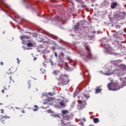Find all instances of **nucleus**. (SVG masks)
Listing matches in <instances>:
<instances>
[{
	"mask_svg": "<svg viewBox=\"0 0 126 126\" xmlns=\"http://www.w3.org/2000/svg\"><path fill=\"white\" fill-rule=\"evenodd\" d=\"M1 92H2V93H4V90H1Z\"/></svg>",
	"mask_w": 126,
	"mask_h": 126,
	"instance_id": "33",
	"label": "nucleus"
},
{
	"mask_svg": "<svg viewBox=\"0 0 126 126\" xmlns=\"http://www.w3.org/2000/svg\"><path fill=\"white\" fill-rule=\"evenodd\" d=\"M102 91V89H101V87H97L96 89H95V93L96 94H98V93H100L101 91Z\"/></svg>",
	"mask_w": 126,
	"mask_h": 126,
	"instance_id": "11",
	"label": "nucleus"
},
{
	"mask_svg": "<svg viewBox=\"0 0 126 126\" xmlns=\"http://www.w3.org/2000/svg\"><path fill=\"white\" fill-rule=\"evenodd\" d=\"M50 63H51V65H52V66H54V65H55V63H54V62H53V61H51Z\"/></svg>",
	"mask_w": 126,
	"mask_h": 126,
	"instance_id": "27",
	"label": "nucleus"
},
{
	"mask_svg": "<svg viewBox=\"0 0 126 126\" xmlns=\"http://www.w3.org/2000/svg\"><path fill=\"white\" fill-rule=\"evenodd\" d=\"M49 95H51V93H49Z\"/></svg>",
	"mask_w": 126,
	"mask_h": 126,
	"instance_id": "38",
	"label": "nucleus"
},
{
	"mask_svg": "<svg viewBox=\"0 0 126 126\" xmlns=\"http://www.w3.org/2000/svg\"><path fill=\"white\" fill-rule=\"evenodd\" d=\"M79 103H80L81 105H83V103H84L85 105H86V102L85 101L80 100V102Z\"/></svg>",
	"mask_w": 126,
	"mask_h": 126,
	"instance_id": "23",
	"label": "nucleus"
},
{
	"mask_svg": "<svg viewBox=\"0 0 126 126\" xmlns=\"http://www.w3.org/2000/svg\"><path fill=\"white\" fill-rule=\"evenodd\" d=\"M80 26V25L79 24V23H78L76 25H75L74 27V29H75V31H78Z\"/></svg>",
	"mask_w": 126,
	"mask_h": 126,
	"instance_id": "12",
	"label": "nucleus"
},
{
	"mask_svg": "<svg viewBox=\"0 0 126 126\" xmlns=\"http://www.w3.org/2000/svg\"><path fill=\"white\" fill-rule=\"evenodd\" d=\"M1 65H2L3 64V63L2 62H0Z\"/></svg>",
	"mask_w": 126,
	"mask_h": 126,
	"instance_id": "34",
	"label": "nucleus"
},
{
	"mask_svg": "<svg viewBox=\"0 0 126 126\" xmlns=\"http://www.w3.org/2000/svg\"><path fill=\"white\" fill-rule=\"evenodd\" d=\"M83 96H84V97H85V98L86 99H88V98H89V97H90L89 96V94H88V93H84L83 94Z\"/></svg>",
	"mask_w": 126,
	"mask_h": 126,
	"instance_id": "15",
	"label": "nucleus"
},
{
	"mask_svg": "<svg viewBox=\"0 0 126 126\" xmlns=\"http://www.w3.org/2000/svg\"><path fill=\"white\" fill-rule=\"evenodd\" d=\"M53 74L55 76V77L58 81V84L59 85H66L68 84L70 81L69 76L67 74H63L61 73V71L57 70H55L53 71Z\"/></svg>",
	"mask_w": 126,
	"mask_h": 126,
	"instance_id": "1",
	"label": "nucleus"
},
{
	"mask_svg": "<svg viewBox=\"0 0 126 126\" xmlns=\"http://www.w3.org/2000/svg\"><path fill=\"white\" fill-rule=\"evenodd\" d=\"M74 64V66H75L76 65V63L75 62L73 64Z\"/></svg>",
	"mask_w": 126,
	"mask_h": 126,
	"instance_id": "32",
	"label": "nucleus"
},
{
	"mask_svg": "<svg viewBox=\"0 0 126 126\" xmlns=\"http://www.w3.org/2000/svg\"><path fill=\"white\" fill-rule=\"evenodd\" d=\"M48 113H49V114H53V111H52V110L51 109H49L48 111H47Z\"/></svg>",
	"mask_w": 126,
	"mask_h": 126,
	"instance_id": "25",
	"label": "nucleus"
},
{
	"mask_svg": "<svg viewBox=\"0 0 126 126\" xmlns=\"http://www.w3.org/2000/svg\"><path fill=\"white\" fill-rule=\"evenodd\" d=\"M117 5H118V3L117 2L112 3L111 5V8H112V9H114V8L117 7Z\"/></svg>",
	"mask_w": 126,
	"mask_h": 126,
	"instance_id": "13",
	"label": "nucleus"
},
{
	"mask_svg": "<svg viewBox=\"0 0 126 126\" xmlns=\"http://www.w3.org/2000/svg\"><path fill=\"white\" fill-rule=\"evenodd\" d=\"M55 57H56V58L58 57V54H57V52H55Z\"/></svg>",
	"mask_w": 126,
	"mask_h": 126,
	"instance_id": "29",
	"label": "nucleus"
},
{
	"mask_svg": "<svg viewBox=\"0 0 126 126\" xmlns=\"http://www.w3.org/2000/svg\"><path fill=\"white\" fill-rule=\"evenodd\" d=\"M9 72H8L6 74V76H8L9 74H11L12 73H14L15 72V68L14 67H12L9 69Z\"/></svg>",
	"mask_w": 126,
	"mask_h": 126,
	"instance_id": "9",
	"label": "nucleus"
},
{
	"mask_svg": "<svg viewBox=\"0 0 126 126\" xmlns=\"http://www.w3.org/2000/svg\"><path fill=\"white\" fill-rule=\"evenodd\" d=\"M22 113H25V111L24 110H22Z\"/></svg>",
	"mask_w": 126,
	"mask_h": 126,
	"instance_id": "31",
	"label": "nucleus"
},
{
	"mask_svg": "<svg viewBox=\"0 0 126 126\" xmlns=\"http://www.w3.org/2000/svg\"><path fill=\"white\" fill-rule=\"evenodd\" d=\"M55 1H57V0H53V1H52L53 2H54Z\"/></svg>",
	"mask_w": 126,
	"mask_h": 126,
	"instance_id": "36",
	"label": "nucleus"
},
{
	"mask_svg": "<svg viewBox=\"0 0 126 126\" xmlns=\"http://www.w3.org/2000/svg\"><path fill=\"white\" fill-rule=\"evenodd\" d=\"M78 98H80V97L78 96Z\"/></svg>",
	"mask_w": 126,
	"mask_h": 126,
	"instance_id": "43",
	"label": "nucleus"
},
{
	"mask_svg": "<svg viewBox=\"0 0 126 126\" xmlns=\"http://www.w3.org/2000/svg\"><path fill=\"white\" fill-rule=\"evenodd\" d=\"M27 46L28 47H33V44L32 43L29 42L27 44Z\"/></svg>",
	"mask_w": 126,
	"mask_h": 126,
	"instance_id": "22",
	"label": "nucleus"
},
{
	"mask_svg": "<svg viewBox=\"0 0 126 126\" xmlns=\"http://www.w3.org/2000/svg\"><path fill=\"white\" fill-rule=\"evenodd\" d=\"M54 20H56L57 21H61L62 22L63 24H64V22H65V20H64L63 18L58 16L55 18Z\"/></svg>",
	"mask_w": 126,
	"mask_h": 126,
	"instance_id": "8",
	"label": "nucleus"
},
{
	"mask_svg": "<svg viewBox=\"0 0 126 126\" xmlns=\"http://www.w3.org/2000/svg\"><path fill=\"white\" fill-rule=\"evenodd\" d=\"M59 104L61 107H65V103H64L63 100H62L61 101L59 102Z\"/></svg>",
	"mask_w": 126,
	"mask_h": 126,
	"instance_id": "14",
	"label": "nucleus"
},
{
	"mask_svg": "<svg viewBox=\"0 0 126 126\" xmlns=\"http://www.w3.org/2000/svg\"><path fill=\"white\" fill-rule=\"evenodd\" d=\"M62 113L63 115H65V114H68V113H69V112L67 110H63L62 111Z\"/></svg>",
	"mask_w": 126,
	"mask_h": 126,
	"instance_id": "18",
	"label": "nucleus"
},
{
	"mask_svg": "<svg viewBox=\"0 0 126 126\" xmlns=\"http://www.w3.org/2000/svg\"><path fill=\"white\" fill-rule=\"evenodd\" d=\"M93 121L94 124H98L99 123V119L98 118H94Z\"/></svg>",
	"mask_w": 126,
	"mask_h": 126,
	"instance_id": "17",
	"label": "nucleus"
},
{
	"mask_svg": "<svg viewBox=\"0 0 126 126\" xmlns=\"http://www.w3.org/2000/svg\"><path fill=\"white\" fill-rule=\"evenodd\" d=\"M126 66L123 64L119 65L118 68L115 70V72L118 77H121V76L125 75V74H126Z\"/></svg>",
	"mask_w": 126,
	"mask_h": 126,
	"instance_id": "3",
	"label": "nucleus"
},
{
	"mask_svg": "<svg viewBox=\"0 0 126 126\" xmlns=\"http://www.w3.org/2000/svg\"><path fill=\"white\" fill-rule=\"evenodd\" d=\"M86 49L87 51H88V55H84L83 57V59L84 61H85V62H87L88 61H89V60H90V59H93V56L91 54V52L90 51V48L89 47V46H86Z\"/></svg>",
	"mask_w": 126,
	"mask_h": 126,
	"instance_id": "4",
	"label": "nucleus"
},
{
	"mask_svg": "<svg viewBox=\"0 0 126 126\" xmlns=\"http://www.w3.org/2000/svg\"><path fill=\"white\" fill-rule=\"evenodd\" d=\"M114 44L115 45V47L117 48L118 49H120L123 48V46L122 45V44H120V42H119L118 41H115Z\"/></svg>",
	"mask_w": 126,
	"mask_h": 126,
	"instance_id": "7",
	"label": "nucleus"
},
{
	"mask_svg": "<svg viewBox=\"0 0 126 126\" xmlns=\"http://www.w3.org/2000/svg\"><path fill=\"white\" fill-rule=\"evenodd\" d=\"M120 80H122V79H123V78H120Z\"/></svg>",
	"mask_w": 126,
	"mask_h": 126,
	"instance_id": "40",
	"label": "nucleus"
},
{
	"mask_svg": "<svg viewBox=\"0 0 126 126\" xmlns=\"http://www.w3.org/2000/svg\"><path fill=\"white\" fill-rule=\"evenodd\" d=\"M17 62H18V63H19V62H20V61H19V59L17 58Z\"/></svg>",
	"mask_w": 126,
	"mask_h": 126,
	"instance_id": "30",
	"label": "nucleus"
},
{
	"mask_svg": "<svg viewBox=\"0 0 126 126\" xmlns=\"http://www.w3.org/2000/svg\"><path fill=\"white\" fill-rule=\"evenodd\" d=\"M65 69L70 71V70H72L73 69H72V68L69 67V66H68V65L66 64L65 67Z\"/></svg>",
	"mask_w": 126,
	"mask_h": 126,
	"instance_id": "16",
	"label": "nucleus"
},
{
	"mask_svg": "<svg viewBox=\"0 0 126 126\" xmlns=\"http://www.w3.org/2000/svg\"><path fill=\"white\" fill-rule=\"evenodd\" d=\"M45 104H47V102H44V105H45Z\"/></svg>",
	"mask_w": 126,
	"mask_h": 126,
	"instance_id": "37",
	"label": "nucleus"
},
{
	"mask_svg": "<svg viewBox=\"0 0 126 126\" xmlns=\"http://www.w3.org/2000/svg\"><path fill=\"white\" fill-rule=\"evenodd\" d=\"M59 49H62V47H59Z\"/></svg>",
	"mask_w": 126,
	"mask_h": 126,
	"instance_id": "39",
	"label": "nucleus"
},
{
	"mask_svg": "<svg viewBox=\"0 0 126 126\" xmlns=\"http://www.w3.org/2000/svg\"><path fill=\"white\" fill-rule=\"evenodd\" d=\"M47 108H48V107H45V109H47Z\"/></svg>",
	"mask_w": 126,
	"mask_h": 126,
	"instance_id": "41",
	"label": "nucleus"
},
{
	"mask_svg": "<svg viewBox=\"0 0 126 126\" xmlns=\"http://www.w3.org/2000/svg\"><path fill=\"white\" fill-rule=\"evenodd\" d=\"M126 86V77L124 79V80L122 81V86L121 87L119 85V83H110L108 84L107 87L109 90H114V91L116 90H119L121 89V88H123V87Z\"/></svg>",
	"mask_w": 126,
	"mask_h": 126,
	"instance_id": "2",
	"label": "nucleus"
},
{
	"mask_svg": "<svg viewBox=\"0 0 126 126\" xmlns=\"http://www.w3.org/2000/svg\"><path fill=\"white\" fill-rule=\"evenodd\" d=\"M3 0H0V1L1 2H3Z\"/></svg>",
	"mask_w": 126,
	"mask_h": 126,
	"instance_id": "35",
	"label": "nucleus"
},
{
	"mask_svg": "<svg viewBox=\"0 0 126 126\" xmlns=\"http://www.w3.org/2000/svg\"><path fill=\"white\" fill-rule=\"evenodd\" d=\"M45 72L46 70L44 69V68L40 69V73H41V74H44V73H45Z\"/></svg>",
	"mask_w": 126,
	"mask_h": 126,
	"instance_id": "19",
	"label": "nucleus"
},
{
	"mask_svg": "<svg viewBox=\"0 0 126 126\" xmlns=\"http://www.w3.org/2000/svg\"><path fill=\"white\" fill-rule=\"evenodd\" d=\"M105 48L106 49V50H107V52H109L112 55H114V54H115V51L114 50H113L112 47H110L109 45L106 44L105 45Z\"/></svg>",
	"mask_w": 126,
	"mask_h": 126,
	"instance_id": "5",
	"label": "nucleus"
},
{
	"mask_svg": "<svg viewBox=\"0 0 126 126\" xmlns=\"http://www.w3.org/2000/svg\"><path fill=\"white\" fill-rule=\"evenodd\" d=\"M65 118L66 119H67V120H69V119H70V116H69V115H66L65 116Z\"/></svg>",
	"mask_w": 126,
	"mask_h": 126,
	"instance_id": "24",
	"label": "nucleus"
},
{
	"mask_svg": "<svg viewBox=\"0 0 126 126\" xmlns=\"http://www.w3.org/2000/svg\"><path fill=\"white\" fill-rule=\"evenodd\" d=\"M34 107L36 108L33 109V111H34V112H36V111H38V109H39V108H38V106L35 105L34 106Z\"/></svg>",
	"mask_w": 126,
	"mask_h": 126,
	"instance_id": "21",
	"label": "nucleus"
},
{
	"mask_svg": "<svg viewBox=\"0 0 126 126\" xmlns=\"http://www.w3.org/2000/svg\"><path fill=\"white\" fill-rule=\"evenodd\" d=\"M59 117V114L53 115V118H58Z\"/></svg>",
	"mask_w": 126,
	"mask_h": 126,
	"instance_id": "26",
	"label": "nucleus"
},
{
	"mask_svg": "<svg viewBox=\"0 0 126 126\" xmlns=\"http://www.w3.org/2000/svg\"><path fill=\"white\" fill-rule=\"evenodd\" d=\"M10 117L7 116V115L3 116L1 115L0 116V121L2 124H5V120H7V119H10Z\"/></svg>",
	"mask_w": 126,
	"mask_h": 126,
	"instance_id": "6",
	"label": "nucleus"
},
{
	"mask_svg": "<svg viewBox=\"0 0 126 126\" xmlns=\"http://www.w3.org/2000/svg\"><path fill=\"white\" fill-rule=\"evenodd\" d=\"M0 111L1 114H4V110L3 109H0Z\"/></svg>",
	"mask_w": 126,
	"mask_h": 126,
	"instance_id": "28",
	"label": "nucleus"
},
{
	"mask_svg": "<svg viewBox=\"0 0 126 126\" xmlns=\"http://www.w3.org/2000/svg\"><path fill=\"white\" fill-rule=\"evenodd\" d=\"M27 39H28V37L27 36H21V39L22 41L23 44H25V42H27Z\"/></svg>",
	"mask_w": 126,
	"mask_h": 126,
	"instance_id": "10",
	"label": "nucleus"
},
{
	"mask_svg": "<svg viewBox=\"0 0 126 126\" xmlns=\"http://www.w3.org/2000/svg\"><path fill=\"white\" fill-rule=\"evenodd\" d=\"M81 125H83V123H81Z\"/></svg>",
	"mask_w": 126,
	"mask_h": 126,
	"instance_id": "42",
	"label": "nucleus"
},
{
	"mask_svg": "<svg viewBox=\"0 0 126 126\" xmlns=\"http://www.w3.org/2000/svg\"><path fill=\"white\" fill-rule=\"evenodd\" d=\"M9 80H10V83H14V81H13V80H12V77H11V76H9Z\"/></svg>",
	"mask_w": 126,
	"mask_h": 126,
	"instance_id": "20",
	"label": "nucleus"
}]
</instances>
